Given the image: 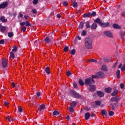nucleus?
Masks as SVG:
<instances>
[{"instance_id": "42", "label": "nucleus", "mask_w": 125, "mask_h": 125, "mask_svg": "<svg viewBox=\"0 0 125 125\" xmlns=\"http://www.w3.org/2000/svg\"><path fill=\"white\" fill-rule=\"evenodd\" d=\"M120 36L121 37L122 40H124V38H125V33H124L123 32H121L120 33Z\"/></svg>"}, {"instance_id": "57", "label": "nucleus", "mask_w": 125, "mask_h": 125, "mask_svg": "<svg viewBox=\"0 0 125 125\" xmlns=\"http://www.w3.org/2000/svg\"><path fill=\"white\" fill-rule=\"evenodd\" d=\"M118 60H117L116 62L115 63V64H113V68H116V66H117V65H118Z\"/></svg>"}, {"instance_id": "48", "label": "nucleus", "mask_w": 125, "mask_h": 125, "mask_svg": "<svg viewBox=\"0 0 125 125\" xmlns=\"http://www.w3.org/2000/svg\"><path fill=\"white\" fill-rule=\"evenodd\" d=\"M68 110L69 111V112H74V107L71 106L69 107Z\"/></svg>"}, {"instance_id": "47", "label": "nucleus", "mask_w": 125, "mask_h": 125, "mask_svg": "<svg viewBox=\"0 0 125 125\" xmlns=\"http://www.w3.org/2000/svg\"><path fill=\"white\" fill-rule=\"evenodd\" d=\"M91 79H92V80H93V79H98V76L97 75V73L95 75H92Z\"/></svg>"}, {"instance_id": "31", "label": "nucleus", "mask_w": 125, "mask_h": 125, "mask_svg": "<svg viewBox=\"0 0 125 125\" xmlns=\"http://www.w3.org/2000/svg\"><path fill=\"white\" fill-rule=\"evenodd\" d=\"M79 83L80 84V85L83 86V85H84V83H83V80L82 79H80L79 80Z\"/></svg>"}, {"instance_id": "3", "label": "nucleus", "mask_w": 125, "mask_h": 125, "mask_svg": "<svg viewBox=\"0 0 125 125\" xmlns=\"http://www.w3.org/2000/svg\"><path fill=\"white\" fill-rule=\"evenodd\" d=\"M84 83L85 85H91L92 83H95V81H94V80L92 79L91 78H88L84 80Z\"/></svg>"}, {"instance_id": "50", "label": "nucleus", "mask_w": 125, "mask_h": 125, "mask_svg": "<svg viewBox=\"0 0 125 125\" xmlns=\"http://www.w3.org/2000/svg\"><path fill=\"white\" fill-rule=\"evenodd\" d=\"M73 85L74 88H78V85L77 84V83H76V82L73 83Z\"/></svg>"}, {"instance_id": "9", "label": "nucleus", "mask_w": 125, "mask_h": 125, "mask_svg": "<svg viewBox=\"0 0 125 125\" xmlns=\"http://www.w3.org/2000/svg\"><path fill=\"white\" fill-rule=\"evenodd\" d=\"M110 106H111V110H114L118 108V104L117 103H111L110 104Z\"/></svg>"}, {"instance_id": "25", "label": "nucleus", "mask_w": 125, "mask_h": 125, "mask_svg": "<svg viewBox=\"0 0 125 125\" xmlns=\"http://www.w3.org/2000/svg\"><path fill=\"white\" fill-rule=\"evenodd\" d=\"M101 114L102 116H107V111L105 109H103L101 112Z\"/></svg>"}, {"instance_id": "28", "label": "nucleus", "mask_w": 125, "mask_h": 125, "mask_svg": "<svg viewBox=\"0 0 125 125\" xmlns=\"http://www.w3.org/2000/svg\"><path fill=\"white\" fill-rule=\"evenodd\" d=\"M118 93H119V91L118 90H116L111 93V95L112 96H116Z\"/></svg>"}, {"instance_id": "41", "label": "nucleus", "mask_w": 125, "mask_h": 125, "mask_svg": "<svg viewBox=\"0 0 125 125\" xmlns=\"http://www.w3.org/2000/svg\"><path fill=\"white\" fill-rule=\"evenodd\" d=\"M26 30H27L26 26H23L21 29V31L24 33V32H26Z\"/></svg>"}, {"instance_id": "14", "label": "nucleus", "mask_w": 125, "mask_h": 125, "mask_svg": "<svg viewBox=\"0 0 125 125\" xmlns=\"http://www.w3.org/2000/svg\"><path fill=\"white\" fill-rule=\"evenodd\" d=\"M44 42L46 43H49L50 42H51V39H50V38H49V37H46L44 39Z\"/></svg>"}, {"instance_id": "46", "label": "nucleus", "mask_w": 125, "mask_h": 125, "mask_svg": "<svg viewBox=\"0 0 125 125\" xmlns=\"http://www.w3.org/2000/svg\"><path fill=\"white\" fill-rule=\"evenodd\" d=\"M18 15H19L18 16V19H20L21 18H22V17H23V14H22V13H19Z\"/></svg>"}, {"instance_id": "53", "label": "nucleus", "mask_w": 125, "mask_h": 125, "mask_svg": "<svg viewBox=\"0 0 125 125\" xmlns=\"http://www.w3.org/2000/svg\"><path fill=\"white\" fill-rule=\"evenodd\" d=\"M104 62H110V59L108 58H105L104 59Z\"/></svg>"}, {"instance_id": "23", "label": "nucleus", "mask_w": 125, "mask_h": 125, "mask_svg": "<svg viewBox=\"0 0 125 125\" xmlns=\"http://www.w3.org/2000/svg\"><path fill=\"white\" fill-rule=\"evenodd\" d=\"M85 27L87 29H89L91 26L90 25V21H87L85 23Z\"/></svg>"}, {"instance_id": "6", "label": "nucleus", "mask_w": 125, "mask_h": 125, "mask_svg": "<svg viewBox=\"0 0 125 125\" xmlns=\"http://www.w3.org/2000/svg\"><path fill=\"white\" fill-rule=\"evenodd\" d=\"M103 34L108 38H113V33L111 31H105L103 32Z\"/></svg>"}, {"instance_id": "30", "label": "nucleus", "mask_w": 125, "mask_h": 125, "mask_svg": "<svg viewBox=\"0 0 125 125\" xmlns=\"http://www.w3.org/2000/svg\"><path fill=\"white\" fill-rule=\"evenodd\" d=\"M59 115H60V113L58 111H54L53 112V116H59Z\"/></svg>"}, {"instance_id": "24", "label": "nucleus", "mask_w": 125, "mask_h": 125, "mask_svg": "<svg viewBox=\"0 0 125 125\" xmlns=\"http://www.w3.org/2000/svg\"><path fill=\"white\" fill-rule=\"evenodd\" d=\"M70 106L73 108H75L77 106V102L76 101H73L72 103H70Z\"/></svg>"}, {"instance_id": "35", "label": "nucleus", "mask_w": 125, "mask_h": 125, "mask_svg": "<svg viewBox=\"0 0 125 125\" xmlns=\"http://www.w3.org/2000/svg\"><path fill=\"white\" fill-rule=\"evenodd\" d=\"M10 57L11 58H12V59H14V58H15V54H14L13 52H10Z\"/></svg>"}, {"instance_id": "33", "label": "nucleus", "mask_w": 125, "mask_h": 125, "mask_svg": "<svg viewBox=\"0 0 125 125\" xmlns=\"http://www.w3.org/2000/svg\"><path fill=\"white\" fill-rule=\"evenodd\" d=\"M25 23L26 27H31V25L29 21H26Z\"/></svg>"}, {"instance_id": "51", "label": "nucleus", "mask_w": 125, "mask_h": 125, "mask_svg": "<svg viewBox=\"0 0 125 125\" xmlns=\"http://www.w3.org/2000/svg\"><path fill=\"white\" fill-rule=\"evenodd\" d=\"M18 110L20 113H22V112H23V109H22L21 106H19Z\"/></svg>"}, {"instance_id": "16", "label": "nucleus", "mask_w": 125, "mask_h": 125, "mask_svg": "<svg viewBox=\"0 0 125 125\" xmlns=\"http://www.w3.org/2000/svg\"><path fill=\"white\" fill-rule=\"evenodd\" d=\"M104 91H105L106 93H111V92H112V88L106 87L104 89Z\"/></svg>"}, {"instance_id": "12", "label": "nucleus", "mask_w": 125, "mask_h": 125, "mask_svg": "<svg viewBox=\"0 0 125 125\" xmlns=\"http://www.w3.org/2000/svg\"><path fill=\"white\" fill-rule=\"evenodd\" d=\"M94 23L98 24L100 26L102 23V21L99 18H98L94 21Z\"/></svg>"}, {"instance_id": "10", "label": "nucleus", "mask_w": 125, "mask_h": 125, "mask_svg": "<svg viewBox=\"0 0 125 125\" xmlns=\"http://www.w3.org/2000/svg\"><path fill=\"white\" fill-rule=\"evenodd\" d=\"M89 89L91 92H93V91H95V89H96V86L95 85H90Z\"/></svg>"}, {"instance_id": "40", "label": "nucleus", "mask_w": 125, "mask_h": 125, "mask_svg": "<svg viewBox=\"0 0 125 125\" xmlns=\"http://www.w3.org/2000/svg\"><path fill=\"white\" fill-rule=\"evenodd\" d=\"M73 6L75 8H76V7H78V3L76 1H74L73 3Z\"/></svg>"}, {"instance_id": "11", "label": "nucleus", "mask_w": 125, "mask_h": 125, "mask_svg": "<svg viewBox=\"0 0 125 125\" xmlns=\"http://www.w3.org/2000/svg\"><path fill=\"white\" fill-rule=\"evenodd\" d=\"M100 26H101V27H102L103 28H106L110 26V22H107L106 23L102 22V23H101V25Z\"/></svg>"}, {"instance_id": "22", "label": "nucleus", "mask_w": 125, "mask_h": 125, "mask_svg": "<svg viewBox=\"0 0 125 125\" xmlns=\"http://www.w3.org/2000/svg\"><path fill=\"white\" fill-rule=\"evenodd\" d=\"M82 29H83V22H81L79 26H78V30H82Z\"/></svg>"}, {"instance_id": "18", "label": "nucleus", "mask_w": 125, "mask_h": 125, "mask_svg": "<svg viewBox=\"0 0 125 125\" xmlns=\"http://www.w3.org/2000/svg\"><path fill=\"white\" fill-rule=\"evenodd\" d=\"M97 24H96V23H94L92 24L91 26V30H96V29H97Z\"/></svg>"}, {"instance_id": "52", "label": "nucleus", "mask_w": 125, "mask_h": 125, "mask_svg": "<svg viewBox=\"0 0 125 125\" xmlns=\"http://www.w3.org/2000/svg\"><path fill=\"white\" fill-rule=\"evenodd\" d=\"M63 50H64V52H66V51H68V50H69V47L65 46Z\"/></svg>"}, {"instance_id": "17", "label": "nucleus", "mask_w": 125, "mask_h": 125, "mask_svg": "<svg viewBox=\"0 0 125 125\" xmlns=\"http://www.w3.org/2000/svg\"><path fill=\"white\" fill-rule=\"evenodd\" d=\"M6 30V27L1 25H0V31L1 33H4Z\"/></svg>"}, {"instance_id": "56", "label": "nucleus", "mask_w": 125, "mask_h": 125, "mask_svg": "<svg viewBox=\"0 0 125 125\" xmlns=\"http://www.w3.org/2000/svg\"><path fill=\"white\" fill-rule=\"evenodd\" d=\"M90 62H95V63H97V61L95 59H92L90 60Z\"/></svg>"}, {"instance_id": "60", "label": "nucleus", "mask_w": 125, "mask_h": 125, "mask_svg": "<svg viewBox=\"0 0 125 125\" xmlns=\"http://www.w3.org/2000/svg\"><path fill=\"white\" fill-rule=\"evenodd\" d=\"M124 87H125V84H124V83L120 84V88H121V89H123V88H124Z\"/></svg>"}, {"instance_id": "64", "label": "nucleus", "mask_w": 125, "mask_h": 125, "mask_svg": "<svg viewBox=\"0 0 125 125\" xmlns=\"http://www.w3.org/2000/svg\"><path fill=\"white\" fill-rule=\"evenodd\" d=\"M4 104L5 106H8L9 103L5 101L4 102Z\"/></svg>"}, {"instance_id": "39", "label": "nucleus", "mask_w": 125, "mask_h": 125, "mask_svg": "<svg viewBox=\"0 0 125 125\" xmlns=\"http://www.w3.org/2000/svg\"><path fill=\"white\" fill-rule=\"evenodd\" d=\"M8 15H10V16H11V17H12V16H16V15H17V13L16 12L13 13V14L9 13Z\"/></svg>"}, {"instance_id": "13", "label": "nucleus", "mask_w": 125, "mask_h": 125, "mask_svg": "<svg viewBox=\"0 0 125 125\" xmlns=\"http://www.w3.org/2000/svg\"><path fill=\"white\" fill-rule=\"evenodd\" d=\"M97 94L99 97H103L104 96V93L101 91H97Z\"/></svg>"}, {"instance_id": "54", "label": "nucleus", "mask_w": 125, "mask_h": 125, "mask_svg": "<svg viewBox=\"0 0 125 125\" xmlns=\"http://www.w3.org/2000/svg\"><path fill=\"white\" fill-rule=\"evenodd\" d=\"M38 2H39V0H33V4H38Z\"/></svg>"}, {"instance_id": "36", "label": "nucleus", "mask_w": 125, "mask_h": 125, "mask_svg": "<svg viewBox=\"0 0 125 125\" xmlns=\"http://www.w3.org/2000/svg\"><path fill=\"white\" fill-rule=\"evenodd\" d=\"M13 36H14L13 32H9L8 33V37H9V38H12Z\"/></svg>"}, {"instance_id": "2", "label": "nucleus", "mask_w": 125, "mask_h": 125, "mask_svg": "<svg viewBox=\"0 0 125 125\" xmlns=\"http://www.w3.org/2000/svg\"><path fill=\"white\" fill-rule=\"evenodd\" d=\"M70 94L72 95V97H74V98H76V99H80V98H82V95H80L79 93L78 92L74 91L71 90L70 91Z\"/></svg>"}, {"instance_id": "27", "label": "nucleus", "mask_w": 125, "mask_h": 125, "mask_svg": "<svg viewBox=\"0 0 125 125\" xmlns=\"http://www.w3.org/2000/svg\"><path fill=\"white\" fill-rule=\"evenodd\" d=\"M121 71L120 70H117L116 72V75L117 79H120L121 78Z\"/></svg>"}, {"instance_id": "38", "label": "nucleus", "mask_w": 125, "mask_h": 125, "mask_svg": "<svg viewBox=\"0 0 125 125\" xmlns=\"http://www.w3.org/2000/svg\"><path fill=\"white\" fill-rule=\"evenodd\" d=\"M108 115L110 116V117H112L115 115V112H114V111H110L108 112Z\"/></svg>"}, {"instance_id": "55", "label": "nucleus", "mask_w": 125, "mask_h": 125, "mask_svg": "<svg viewBox=\"0 0 125 125\" xmlns=\"http://www.w3.org/2000/svg\"><path fill=\"white\" fill-rule=\"evenodd\" d=\"M32 12L33 14H37V9H32Z\"/></svg>"}, {"instance_id": "61", "label": "nucleus", "mask_w": 125, "mask_h": 125, "mask_svg": "<svg viewBox=\"0 0 125 125\" xmlns=\"http://www.w3.org/2000/svg\"><path fill=\"white\" fill-rule=\"evenodd\" d=\"M25 22H20V25L22 27H24V26H25Z\"/></svg>"}, {"instance_id": "34", "label": "nucleus", "mask_w": 125, "mask_h": 125, "mask_svg": "<svg viewBox=\"0 0 125 125\" xmlns=\"http://www.w3.org/2000/svg\"><path fill=\"white\" fill-rule=\"evenodd\" d=\"M95 105H97V106H100L101 105V102L99 101H96L95 102Z\"/></svg>"}, {"instance_id": "8", "label": "nucleus", "mask_w": 125, "mask_h": 125, "mask_svg": "<svg viewBox=\"0 0 125 125\" xmlns=\"http://www.w3.org/2000/svg\"><path fill=\"white\" fill-rule=\"evenodd\" d=\"M97 75H98V79H102V78H104L105 77V74H104L102 71L98 72Z\"/></svg>"}, {"instance_id": "49", "label": "nucleus", "mask_w": 125, "mask_h": 125, "mask_svg": "<svg viewBox=\"0 0 125 125\" xmlns=\"http://www.w3.org/2000/svg\"><path fill=\"white\" fill-rule=\"evenodd\" d=\"M82 36H86V31L85 30H83L82 33Z\"/></svg>"}, {"instance_id": "21", "label": "nucleus", "mask_w": 125, "mask_h": 125, "mask_svg": "<svg viewBox=\"0 0 125 125\" xmlns=\"http://www.w3.org/2000/svg\"><path fill=\"white\" fill-rule=\"evenodd\" d=\"M0 20L2 21V23H6V22H7V19H5L4 16H1L0 18Z\"/></svg>"}, {"instance_id": "62", "label": "nucleus", "mask_w": 125, "mask_h": 125, "mask_svg": "<svg viewBox=\"0 0 125 125\" xmlns=\"http://www.w3.org/2000/svg\"><path fill=\"white\" fill-rule=\"evenodd\" d=\"M36 95L38 97H40V96H41V92H36Z\"/></svg>"}, {"instance_id": "1", "label": "nucleus", "mask_w": 125, "mask_h": 125, "mask_svg": "<svg viewBox=\"0 0 125 125\" xmlns=\"http://www.w3.org/2000/svg\"><path fill=\"white\" fill-rule=\"evenodd\" d=\"M85 47L87 49H92V40L89 38H87L84 40Z\"/></svg>"}, {"instance_id": "58", "label": "nucleus", "mask_w": 125, "mask_h": 125, "mask_svg": "<svg viewBox=\"0 0 125 125\" xmlns=\"http://www.w3.org/2000/svg\"><path fill=\"white\" fill-rule=\"evenodd\" d=\"M63 4L64 6H67L68 3L67 1H64L63 3Z\"/></svg>"}, {"instance_id": "15", "label": "nucleus", "mask_w": 125, "mask_h": 125, "mask_svg": "<svg viewBox=\"0 0 125 125\" xmlns=\"http://www.w3.org/2000/svg\"><path fill=\"white\" fill-rule=\"evenodd\" d=\"M84 117L85 120H86V121H87V120H89V118H90V113H89V112H86V113H85Z\"/></svg>"}, {"instance_id": "5", "label": "nucleus", "mask_w": 125, "mask_h": 125, "mask_svg": "<svg viewBox=\"0 0 125 125\" xmlns=\"http://www.w3.org/2000/svg\"><path fill=\"white\" fill-rule=\"evenodd\" d=\"M121 100V99H120V97L116 96L115 97H112L110 99V101L111 102H116V103L118 104L119 101Z\"/></svg>"}, {"instance_id": "20", "label": "nucleus", "mask_w": 125, "mask_h": 125, "mask_svg": "<svg viewBox=\"0 0 125 125\" xmlns=\"http://www.w3.org/2000/svg\"><path fill=\"white\" fill-rule=\"evenodd\" d=\"M113 27L114 28V29H122V27H121V26L116 23H114L113 24Z\"/></svg>"}, {"instance_id": "29", "label": "nucleus", "mask_w": 125, "mask_h": 125, "mask_svg": "<svg viewBox=\"0 0 125 125\" xmlns=\"http://www.w3.org/2000/svg\"><path fill=\"white\" fill-rule=\"evenodd\" d=\"M102 71H107V66H106V65H103L102 66V68H101Z\"/></svg>"}, {"instance_id": "37", "label": "nucleus", "mask_w": 125, "mask_h": 125, "mask_svg": "<svg viewBox=\"0 0 125 125\" xmlns=\"http://www.w3.org/2000/svg\"><path fill=\"white\" fill-rule=\"evenodd\" d=\"M90 16H92V17H95V16H96V12H92L91 13H90Z\"/></svg>"}, {"instance_id": "4", "label": "nucleus", "mask_w": 125, "mask_h": 125, "mask_svg": "<svg viewBox=\"0 0 125 125\" xmlns=\"http://www.w3.org/2000/svg\"><path fill=\"white\" fill-rule=\"evenodd\" d=\"M1 64L3 68H6L8 65V60L6 59H3L2 60Z\"/></svg>"}, {"instance_id": "32", "label": "nucleus", "mask_w": 125, "mask_h": 125, "mask_svg": "<svg viewBox=\"0 0 125 125\" xmlns=\"http://www.w3.org/2000/svg\"><path fill=\"white\" fill-rule=\"evenodd\" d=\"M45 71L46 73V74H47L48 75H49V74H50V71L49 70V67H47L45 69Z\"/></svg>"}, {"instance_id": "45", "label": "nucleus", "mask_w": 125, "mask_h": 125, "mask_svg": "<svg viewBox=\"0 0 125 125\" xmlns=\"http://www.w3.org/2000/svg\"><path fill=\"white\" fill-rule=\"evenodd\" d=\"M13 47V49L12 50V52H14V51L16 52L17 51V46H14Z\"/></svg>"}, {"instance_id": "43", "label": "nucleus", "mask_w": 125, "mask_h": 125, "mask_svg": "<svg viewBox=\"0 0 125 125\" xmlns=\"http://www.w3.org/2000/svg\"><path fill=\"white\" fill-rule=\"evenodd\" d=\"M70 53L72 54V55H75L76 53V50L75 49H73L70 51Z\"/></svg>"}, {"instance_id": "7", "label": "nucleus", "mask_w": 125, "mask_h": 125, "mask_svg": "<svg viewBox=\"0 0 125 125\" xmlns=\"http://www.w3.org/2000/svg\"><path fill=\"white\" fill-rule=\"evenodd\" d=\"M7 5H8V2L7 1L3 2L0 4V9H4Z\"/></svg>"}, {"instance_id": "26", "label": "nucleus", "mask_w": 125, "mask_h": 125, "mask_svg": "<svg viewBox=\"0 0 125 125\" xmlns=\"http://www.w3.org/2000/svg\"><path fill=\"white\" fill-rule=\"evenodd\" d=\"M90 12H89L88 13H85L83 15V18H86L90 17Z\"/></svg>"}, {"instance_id": "63", "label": "nucleus", "mask_w": 125, "mask_h": 125, "mask_svg": "<svg viewBox=\"0 0 125 125\" xmlns=\"http://www.w3.org/2000/svg\"><path fill=\"white\" fill-rule=\"evenodd\" d=\"M121 71H125V64L121 68Z\"/></svg>"}, {"instance_id": "44", "label": "nucleus", "mask_w": 125, "mask_h": 125, "mask_svg": "<svg viewBox=\"0 0 125 125\" xmlns=\"http://www.w3.org/2000/svg\"><path fill=\"white\" fill-rule=\"evenodd\" d=\"M66 75H67V77H70V76H72V73H71L70 70H68L66 72Z\"/></svg>"}, {"instance_id": "19", "label": "nucleus", "mask_w": 125, "mask_h": 125, "mask_svg": "<svg viewBox=\"0 0 125 125\" xmlns=\"http://www.w3.org/2000/svg\"><path fill=\"white\" fill-rule=\"evenodd\" d=\"M44 108H45V105H44L43 104L40 105V108L38 109V112H42V110H43Z\"/></svg>"}, {"instance_id": "59", "label": "nucleus", "mask_w": 125, "mask_h": 125, "mask_svg": "<svg viewBox=\"0 0 125 125\" xmlns=\"http://www.w3.org/2000/svg\"><path fill=\"white\" fill-rule=\"evenodd\" d=\"M0 44H4V40H0Z\"/></svg>"}]
</instances>
